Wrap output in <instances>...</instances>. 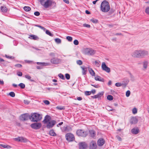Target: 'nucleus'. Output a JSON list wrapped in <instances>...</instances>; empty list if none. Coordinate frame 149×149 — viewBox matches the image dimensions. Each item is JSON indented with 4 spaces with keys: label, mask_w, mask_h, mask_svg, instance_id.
<instances>
[{
    "label": "nucleus",
    "mask_w": 149,
    "mask_h": 149,
    "mask_svg": "<svg viewBox=\"0 0 149 149\" xmlns=\"http://www.w3.org/2000/svg\"><path fill=\"white\" fill-rule=\"evenodd\" d=\"M147 51L144 50H138L135 51L132 53V56L137 58H143L144 56L148 55Z\"/></svg>",
    "instance_id": "nucleus-1"
},
{
    "label": "nucleus",
    "mask_w": 149,
    "mask_h": 149,
    "mask_svg": "<svg viewBox=\"0 0 149 149\" xmlns=\"http://www.w3.org/2000/svg\"><path fill=\"white\" fill-rule=\"evenodd\" d=\"M42 118V115L39 113H34L30 115V120L33 122H37Z\"/></svg>",
    "instance_id": "nucleus-2"
},
{
    "label": "nucleus",
    "mask_w": 149,
    "mask_h": 149,
    "mask_svg": "<svg viewBox=\"0 0 149 149\" xmlns=\"http://www.w3.org/2000/svg\"><path fill=\"white\" fill-rule=\"evenodd\" d=\"M110 6L108 2L106 0L103 1L100 6L101 10L103 12H108L110 9Z\"/></svg>",
    "instance_id": "nucleus-3"
},
{
    "label": "nucleus",
    "mask_w": 149,
    "mask_h": 149,
    "mask_svg": "<svg viewBox=\"0 0 149 149\" xmlns=\"http://www.w3.org/2000/svg\"><path fill=\"white\" fill-rule=\"evenodd\" d=\"M42 6L46 8L52 6H53V8H54L56 7V3L52 0H47Z\"/></svg>",
    "instance_id": "nucleus-4"
},
{
    "label": "nucleus",
    "mask_w": 149,
    "mask_h": 149,
    "mask_svg": "<svg viewBox=\"0 0 149 149\" xmlns=\"http://www.w3.org/2000/svg\"><path fill=\"white\" fill-rule=\"evenodd\" d=\"M76 134L78 136L83 137H85L87 135V132L82 130H77Z\"/></svg>",
    "instance_id": "nucleus-5"
},
{
    "label": "nucleus",
    "mask_w": 149,
    "mask_h": 149,
    "mask_svg": "<svg viewBox=\"0 0 149 149\" xmlns=\"http://www.w3.org/2000/svg\"><path fill=\"white\" fill-rule=\"evenodd\" d=\"M66 139L68 141L70 142L74 140V135L70 133H68L65 135Z\"/></svg>",
    "instance_id": "nucleus-6"
},
{
    "label": "nucleus",
    "mask_w": 149,
    "mask_h": 149,
    "mask_svg": "<svg viewBox=\"0 0 149 149\" xmlns=\"http://www.w3.org/2000/svg\"><path fill=\"white\" fill-rule=\"evenodd\" d=\"M31 127L34 129L37 130L39 129L42 126V124L40 123H32L30 125Z\"/></svg>",
    "instance_id": "nucleus-7"
},
{
    "label": "nucleus",
    "mask_w": 149,
    "mask_h": 149,
    "mask_svg": "<svg viewBox=\"0 0 149 149\" xmlns=\"http://www.w3.org/2000/svg\"><path fill=\"white\" fill-rule=\"evenodd\" d=\"M30 115L28 113H25L22 114L20 117V120L22 121L27 120L30 119Z\"/></svg>",
    "instance_id": "nucleus-8"
},
{
    "label": "nucleus",
    "mask_w": 149,
    "mask_h": 149,
    "mask_svg": "<svg viewBox=\"0 0 149 149\" xmlns=\"http://www.w3.org/2000/svg\"><path fill=\"white\" fill-rule=\"evenodd\" d=\"M56 123L55 120H52L47 123L46 127L48 129L52 128Z\"/></svg>",
    "instance_id": "nucleus-9"
},
{
    "label": "nucleus",
    "mask_w": 149,
    "mask_h": 149,
    "mask_svg": "<svg viewBox=\"0 0 149 149\" xmlns=\"http://www.w3.org/2000/svg\"><path fill=\"white\" fill-rule=\"evenodd\" d=\"M102 69L107 72L109 73L110 72V70L109 68L107 67L104 62H103L102 64Z\"/></svg>",
    "instance_id": "nucleus-10"
},
{
    "label": "nucleus",
    "mask_w": 149,
    "mask_h": 149,
    "mask_svg": "<svg viewBox=\"0 0 149 149\" xmlns=\"http://www.w3.org/2000/svg\"><path fill=\"white\" fill-rule=\"evenodd\" d=\"M60 60L57 58H53L50 60L51 63L53 64H57L60 62Z\"/></svg>",
    "instance_id": "nucleus-11"
},
{
    "label": "nucleus",
    "mask_w": 149,
    "mask_h": 149,
    "mask_svg": "<svg viewBox=\"0 0 149 149\" xmlns=\"http://www.w3.org/2000/svg\"><path fill=\"white\" fill-rule=\"evenodd\" d=\"M79 149H85L86 148L87 145L85 142H81L79 143Z\"/></svg>",
    "instance_id": "nucleus-12"
},
{
    "label": "nucleus",
    "mask_w": 149,
    "mask_h": 149,
    "mask_svg": "<svg viewBox=\"0 0 149 149\" xmlns=\"http://www.w3.org/2000/svg\"><path fill=\"white\" fill-rule=\"evenodd\" d=\"M86 54L88 55H93L95 53L94 50L90 48H87L86 50Z\"/></svg>",
    "instance_id": "nucleus-13"
},
{
    "label": "nucleus",
    "mask_w": 149,
    "mask_h": 149,
    "mask_svg": "<svg viewBox=\"0 0 149 149\" xmlns=\"http://www.w3.org/2000/svg\"><path fill=\"white\" fill-rule=\"evenodd\" d=\"M16 141H21L23 142H26L28 140L26 138L23 137H19L15 138Z\"/></svg>",
    "instance_id": "nucleus-14"
},
{
    "label": "nucleus",
    "mask_w": 149,
    "mask_h": 149,
    "mask_svg": "<svg viewBox=\"0 0 149 149\" xmlns=\"http://www.w3.org/2000/svg\"><path fill=\"white\" fill-rule=\"evenodd\" d=\"M97 147V145L95 141H92L90 143V149H96Z\"/></svg>",
    "instance_id": "nucleus-15"
},
{
    "label": "nucleus",
    "mask_w": 149,
    "mask_h": 149,
    "mask_svg": "<svg viewBox=\"0 0 149 149\" xmlns=\"http://www.w3.org/2000/svg\"><path fill=\"white\" fill-rule=\"evenodd\" d=\"M51 118L50 116L47 115L45 117L43 122L44 124H47V123L51 121Z\"/></svg>",
    "instance_id": "nucleus-16"
},
{
    "label": "nucleus",
    "mask_w": 149,
    "mask_h": 149,
    "mask_svg": "<svg viewBox=\"0 0 149 149\" xmlns=\"http://www.w3.org/2000/svg\"><path fill=\"white\" fill-rule=\"evenodd\" d=\"M148 63V61L145 60L143 62L142 65L143 66V70H146L147 69Z\"/></svg>",
    "instance_id": "nucleus-17"
},
{
    "label": "nucleus",
    "mask_w": 149,
    "mask_h": 149,
    "mask_svg": "<svg viewBox=\"0 0 149 149\" xmlns=\"http://www.w3.org/2000/svg\"><path fill=\"white\" fill-rule=\"evenodd\" d=\"M105 142V141L103 139L101 138L98 139L97 141V145L98 146H101L103 145Z\"/></svg>",
    "instance_id": "nucleus-18"
},
{
    "label": "nucleus",
    "mask_w": 149,
    "mask_h": 149,
    "mask_svg": "<svg viewBox=\"0 0 149 149\" xmlns=\"http://www.w3.org/2000/svg\"><path fill=\"white\" fill-rule=\"evenodd\" d=\"M132 133L134 134H136L139 132V130L138 127L134 128L131 130Z\"/></svg>",
    "instance_id": "nucleus-19"
},
{
    "label": "nucleus",
    "mask_w": 149,
    "mask_h": 149,
    "mask_svg": "<svg viewBox=\"0 0 149 149\" xmlns=\"http://www.w3.org/2000/svg\"><path fill=\"white\" fill-rule=\"evenodd\" d=\"M138 122V119L136 117H133L131 118V124H136Z\"/></svg>",
    "instance_id": "nucleus-20"
},
{
    "label": "nucleus",
    "mask_w": 149,
    "mask_h": 149,
    "mask_svg": "<svg viewBox=\"0 0 149 149\" xmlns=\"http://www.w3.org/2000/svg\"><path fill=\"white\" fill-rule=\"evenodd\" d=\"M81 68L82 70V73L84 75L86 74L87 70V68L85 67V66H81Z\"/></svg>",
    "instance_id": "nucleus-21"
},
{
    "label": "nucleus",
    "mask_w": 149,
    "mask_h": 149,
    "mask_svg": "<svg viewBox=\"0 0 149 149\" xmlns=\"http://www.w3.org/2000/svg\"><path fill=\"white\" fill-rule=\"evenodd\" d=\"M29 38L34 40H38L39 38L37 36L34 35H30L29 37Z\"/></svg>",
    "instance_id": "nucleus-22"
},
{
    "label": "nucleus",
    "mask_w": 149,
    "mask_h": 149,
    "mask_svg": "<svg viewBox=\"0 0 149 149\" xmlns=\"http://www.w3.org/2000/svg\"><path fill=\"white\" fill-rule=\"evenodd\" d=\"M90 136L91 137L94 138L95 135V132L93 130H90L89 131Z\"/></svg>",
    "instance_id": "nucleus-23"
},
{
    "label": "nucleus",
    "mask_w": 149,
    "mask_h": 149,
    "mask_svg": "<svg viewBox=\"0 0 149 149\" xmlns=\"http://www.w3.org/2000/svg\"><path fill=\"white\" fill-rule=\"evenodd\" d=\"M2 147L7 149L11 148V146L9 145L0 144V148H2Z\"/></svg>",
    "instance_id": "nucleus-24"
},
{
    "label": "nucleus",
    "mask_w": 149,
    "mask_h": 149,
    "mask_svg": "<svg viewBox=\"0 0 149 149\" xmlns=\"http://www.w3.org/2000/svg\"><path fill=\"white\" fill-rule=\"evenodd\" d=\"M1 11L4 13H6L8 10V9L5 6H1Z\"/></svg>",
    "instance_id": "nucleus-25"
},
{
    "label": "nucleus",
    "mask_w": 149,
    "mask_h": 149,
    "mask_svg": "<svg viewBox=\"0 0 149 149\" xmlns=\"http://www.w3.org/2000/svg\"><path fill=\"white\" fill-rule=\"evenodd\" d=\"M95 79L96 81H104L103 79L100 76H97L95 77Z\"/></svg>",
    "instance_id": "nucleus-26"
},
{
    "label": "nucleus",
    "mask_w": 149,
    "mask_h": 149,
    "mask_svg": "<svg viewBox=\"0 0 149 149\" xmlns=\"http://www.w3.org/2000/svg\"><path fill=\"white\" fill-rule=\"evenodd\" d=\"M88 70L90 74L93 76H95V73L91 68H89Z\"/></svg>",
    "instance_id": "nucleus-27"
},
{
    "label": "nucleus",
    "mask_w": 149,
    "mask_h": 149,
    "mask_svg": "<svg viewBox=\"0 0 149 149\" xmlns=\"http://www.w3.org/2000/svg\"><path fill=\"white\" fill-rule=\"evenodd\" d=\"M37 64L40 65L47 66L49 65V63H48L37 62Z\"/></svg>",
    "instance_id": "nucleus-28"
},
{
    "label": "nucleus",
    "mask_w": 149,
    "mask_h": 149,
    "mask_svg": "<svg viewBox=\"0 0 149 149\" xmlns=\"http://www.w3.org/2000/svg\"><path fill=\"white\" fill-rule=\"evenodd\" d=\"M49 134L50 135L52 136H56V134L55 133L53 130H51L50 131Z\"/></svg>",
    "instance_id": "nucleus-29"
},
{
    "label": "nucleus",
    "mask_w": 149,
    "mask_h": 149,
    "mask_svg": "<svg viewBox=\"0 0 149 149\" xmlns=\"http://www.w3.org/2000/svg\"><path fill=\"white\" fill-rule=\"evenodd\" d=\"M71 130L70 127L69 126H66L64 127V130L66 132H68Z\"/></svg>",
    "instance_id": "nucleus-30"
},
{
    "label": "nucleus",
    "mask_w": 149,
    "mask_h": 149,
    "mask_svg": "<svg viewBox=\"0 0 149 149\" xmlns=\"http://www.w3.org/2000/svg\"><path fill=\"white\" fill-rule=\"evenodd\" d=\"M132 111L133 114H135L137 113V109L136 107H134L132 109Z\"/></svg>",
    "instance_id": "nucleus-31"
},
{
    "label": "nucleus",
    "mask_w": 149,
    "mask_h": 149,
    "mask_svg": "<svg viewBox=\"0 0 149 149\" xmlns=\"http://www.w3.org/2000/svg\"><path fill=\"white\" fill-rule=\"evenodd\" d=\"M104 94V92H101L99 93L97 95H96L97 98H100Z\"/></svg>",
    "instance_id": "nucleus-32"
},
{
    "label": "nucleus",
    "mask_w": 149,
    "mask_h": 149,
    "mask_svg": "<svg viewBox=\"0 0 149 149\" xmlns=\"http://www.w3.org/2000/svg\"><path fill=\"white\" fill-rule=\"evenodd\" d=\"M24 9L26 11H29L31 10V8L29 6H25L24 7Z\"/></svg>",
    "instance_id": "nucleus-33"
},
{
    "label": "nucleus",
    "mask_w": 149,
    "mask_h": 149,
    "mask_svg": "<svg viewBox=\"0 0 149 149\" xmlns=\"http://www.w3.org/2000/svg\"><path fill=\"white\" fill-rule=\"evenodd\" d=\"M25 77L26 78L29 79L30 80V81H32V82L34 81V80H33L31 79V77H30V76L29 75H25Z\"/></svg>",
    "instance_id": "nucleus-34"
},
{
    "label": "nucleus",
    "mask_w": 149,
    "mask_h": 149,
    "mask_svg": "<svg viewBox=\"0 0 149 149\" xmlns=\"http://www.w3.org/2000/svg\"><path fill=\"white\" fill-rule=\"evenodd\" d=\"M18 86L20 87L21 89H23L25 88V85L23 83H21L18 84Z\"/></svg>",
    "instance_id": "nucleus-35"
},
{
    "label": "nucleus",
    "mask_w": 149,
    "mask_h": 149,
    "mask_svg": "<svg viewBox=\"0 0 149 149\" xmlns=\"http://www.w3.org/2000/svg\"><path fill=\"white\" fill-rule=\"evenodd\" d=\"M46 33L51 36H53V34L51 33L48 30H46L45 31Z\"/></svg>",
    "instance_id": "nucleus-36"
},
{
    "label": "nucleus",
    "mask_w": 149,
    "mask_h": 149,
    "mask_svg": "<svg viewBox=\"0 0 149 149\" xmlns=\"http://www.w3.org/2000/svg\"><path fill=\"white\" fill-rule=\"evenodd\" d=\"M55 42L58 44H60L61 43V40L58 38H57L55 39Z\"/></svg>",
    "instance_id": "nucleus-37"
},
{
    "label": "nucleus",
    "mask_w": 149,
    "mask_h": 149,
    "mask_svg": "<svg viewBox=\"0 0 149 149\" xmlns=\"http://www.w3.org/2000/svg\"><path fill=\"white\" fill-rule=\"evenodd\" d=\"M107 99L109 100H113V97L111 95H108L107 97Z\"/></svg>",
    "instance_id": "nucleus-38"
},
{
    "label": "nucleus",
    "mask_w": 149,
    "mask_h": 149,
    "mask_svg": "<svg viewBox=\"0 0 149 149\" xmlns=\"http://www.w3.org/2000/svg\"><path fill=\"white\" fill-rule=\"evenodd\" d=\"M58 76L60 78L63 80H64L65 79L64 75L61 73H60L59 74Z\"/></svg>",
    "instance_id": "nucleus-39"
},
{
    "label": "nucleus",
    "mask_w": 149,
    "mask_h": 149,
    "mask_svg": "<svg viewBox=\"0 0 149 149\" xmlns=\"http://www.w3.org/2000/svg\"><path fill=\"white\" fill-rule=\"evenodd\" d=\"M66 39L69 42H71L72 40V37L70 36H67L66 37Z\"/></svg>",
    "instance_id": "nucleus-40"
},
{
    "label": "nucleus",
    "mask_w": 149,
    "mask_h": 149,
    "mask_svg": "<svg viewBox=\"0 0 149 149\" xmlns=\"http://www.w3.org/2000/svg\"><path fill=\"white\" fill-rule=\"evenodd\" d=\"M91 21L94 23H96L98 22V20L93 19H91Z\"/></svg>",
    "instance_id": "nucleus-41"
},
{
    "label": "nucleus",
    "mask_w": 149,
    "mask_h": 149,
    "mask_svg": "<svg viewBox=\"0 0 149 149\" xmlns=\"http://www.w3.org/2000/svg\"><path fill=\"white\" fill-rule=\"evenodd\" d=\"M84 93L86 95H89L91 94V92L90 91H86Z\"/></svg>",
    "instance_id": "nucleus-42"
},
{
    "label": "nucleus",
    "mask_w": 149,
    "mask_h": 149,
    "mask_svg": "<svg viewBox=\"0 0 149 149\" xmlns=\"http://www.w3.org/2000/svg\"><path fill=\"white\" fill-rule=\"evenodd\" d=\"M5 56L7 58L10 59H12L15 58V57L13 56H8L6 54L5 55Z\"/></svg>",
    "instance_id": "nucleus-43"
},
{
    "label": "nucleus",
    "mask_w": 149,
    "mask_h": 149,
    "mask_svg": "<svg viewBox=\"0 0 149 149\" xmlns=\"http://www.w3.org/2000/svg\"><path fill=\"white\" fill-rule=\"evenodd\" d=\"M9 95L12 97H14L15 96V93L13 92H11L9 93Z\"/></svg>",
    "instance_id": "nucleus-44"
},
{
    "label": "nucleus",
    "mask_w": 149,
    "mask_h": 149,
    "mask_svg": "<svg viewBox=\"0 0 149 149\" xmlns=\"http://www.w3.org/2000/svg\"><path fill=\"white\" fill-rule=\"evenodd\" d=\"M77 63L78 65H81L82 64V62L81 60H78L77 61Z\"/></svg>",
    "instance_id": "nucleus-45"
},
{
    "label": "nucleus",
    "mask_w": 149,
    "mask_h": 149,
    "mask_svg": "<svg viewBox=\"0 0 149 149\" xmlns=\"http://www.w3.org/2000/svg\"><path fill=\"white\" fill-rule=\"evenodd\" d=\"M65 77L66 79L68 80L70 78V75L69 74L67 73L65 74Z\"/></svg>",
    "instance_id": "nucleus-46"
},
{
    "label": "nucleus",
    "mask_w": 149,
    "mask_h": 149,
    "mask_svg": "<svg viewBox=\"0 0 149 149\" xmlns=\"http://www.w3.org/2000/svg\"><path fill=\"white\" fill-rule=\"evenodd\" d=\"M44 103L46 105H49L50 104L49 101L47 100H44L43 101Z\"/></svg>",
    "instance_id": "nucleus-47"
},
{
    "label": "nucleus",
    "mask_w": 149,
    "mask_h": 149,
    "mask_svg": "<svg viewBox=\"0 0 149 149\" xmlns=\"http://www.w3.org/2000/svg\"><path fill=\"white\" fill-rule=\"evenodd\" d=\"M146 13L148 15H149V7L146 8L145 11Z\"/></svg>",
    "instance_id": "nucleus-48"
},
{
    "label": "nucleus",
    "mask_w": 149,
    "mask_h": 149,
    "mask_svg": "<svg viewBox=\"0 0 149 149\" xmlns=\"http://www.w3.org/2000/svg\"><path fill=\"white\" fill-rule=\"evenodd\" d=\"M130 94V91L128 90L126 92V96L127 97H128L129 96Z\"/></svg>",
    "instance_id": "nucleus-49"
},
{
    "label": "nucleus",
    "mask_w": 149,
    "mask_h": 149,
    "mask_svg": "<svg viewBox=\"0 0 149 149\" xmlns=\"http://www.w3.org/2000/svg\"><path fill=\"white\" fill-rule=\"evenodd\" d=\"M74 44L75 45H77L79 44V42L77 40H75L74 41Z\"/></svg>",
    "instance_id": "nucleus-50"
},
{
    "label": "nucleus",
    "mask_w": 149,
    "mask_h": 149,
    "mask_svg": "<svg viewBox=\"0 0 149 149\" xmlns=\"http://www.w3.org/2000/svg\"><path fill=\"white\" fill-rule=\"evenodd\" d=\"M34 14L36 16H38L40 15V13L39 12L36 11L34 12Z\"/></svg>",
    "instance_id": "nucleus-51"
},
{
    "label": "nucleus",
    "mask_w": 149,
    "mask_h": 149,
    "mask_svg": "<svg viewBox=\"0 0 149 149\" xmlns=\"http://www.w3.org/2000/svg\"><path fill=\"white\" fill-rule=\"evenodd\" d=\"M83 26L87 28H90V25L86 24H83Z\"/></svg>",
    "instance_id": "nucleus-52"
},
{
    "label": "nucleus",
    "mask_w": 149,
    "mask_h": 149,
    "mask_svg": "<svg viewBox=\"0 0 149 149\" xmlns=\"http://www.w3.org/2000/svg\"><path fill=\"white\" fill-rule=\"evenodd\" d=\"M17 74L19 76H21L22 75V73L21 72H17Z\"/></svg>",
    "instance_id": "nucleus-53"
},
{
    "label": "nucleus",
    "mask_w": 149,
    "mask_h": 149,
    "mask_svg": "<svg viewBox=\"0 0 149 149\" xmlns=\"http://www.w3.org/2000/svg\"><path fill=\"white\" fill-rule=\"evenodd\" d=\"M24 102L25 104H28L30 103V102L28 100H24Z\"/></svg>",
    "instance_id": "nucleus-54"
},
{
    "label": "nucleus",
    "mask_w": 149,
    "mask_h": 149,
    "mask_svg": "<svg viewBox=\"0 0 149 149\" xmlns=\"http://www.w3.org/2000/svg\"><path fill=\"white\" fill-rule=\"evenodd\" d=\"M115 86L117 87H119L122 86V84L119 83H116L115 84Z\"/></svg>",
    "instance_id": "nucleus-55"
},
{
    "label": "nucleus",
    "mask_w": 149,
    "mask_h": 149,
    "mask_svg": "<svg viewBox=\"0 0 149 149\" xmlns=\"http://www.w3.org/2000/svg\"><path fill=\"white\" fill-rule=\"evenodd\" d=\"M15 66L20 68L22 67V65L20 64H17L15 65Z\"/></svg>",
    "instance_id": "nucleus-56"
},
{
    "label": "nucleus",
    "mask_w": 149,
    "mask_h": 149,
    "mask_svg": "<svg viewBox=\"0 0 149 149\" xmlns=\"http://www.w3.org/2000/svg\"><path fill=\"white\" fill-rule=\"evenodd\" d=\"M45 0H39V1L40 2L41 5L42 6L44 3H45L44 1Z\"/></svg>",
    "instance_id": "nucleus-57"
},
{
    "label": "nucleus",
    "mask_w": 149,
    "mask_h": 149,
    "mask_svg": "<svg viewBox=\"0 0 149 149\" xmlns=\"http://www.w3.org/2000/svg\"><path fill=\"white\" fill-rule=\"evenodd\" d=\"M91 85L93 86L94 87H95V88H99L100 87V86L98 85L91 84Z\"/></svg>",
    "instance_id": "nucleus-58"
},
{
    "label": "nucleus",
    "mask_w": 149,
    "mask_h": 149,
    "mask_svg": "<svg viewBox=\"0 0 149 149\" xmlns=\"http://www.w3.org/2000/svg\"><path fill=\"white\" fill-rule=\"evenodd\" d=\"M56 108L60 110H61L63 109H64V108L63 107H61L59 106H58L56 107Z\"/></svg>",
    "instance_id": "nucleus-59"
},
{
    "label": "nucleus",
    "mask_w": 149,
    "mask_h": 149,
    "mask_svg": "<svg viewBox=\"0 0 149 149\" xmlns=\"http://www.w3.org/2000/svg\"><path fill=\"white\" fill-rule=\"evenodd\" d=\"M25 61L26 63H30L31 62H32V61H29V60H25Z\"/></svg>",
    "instance_id": "nucleus-60"
},
{
    "label": "nucleus",
    "mask_w": 149,
    "mask_h": 149,
    "mask_svg": "<svg viewBox=\"0 0 149 149\" xmlns=\"http://www.w3.org/2000/svg\"><path fill=\"white\" fill-rule=\"evenodd\" d=\"M117 139L119 141H121V138L119 136H117Z\"/></svg>",
    "instance_id": "nucleus-61"
},
{
    "label": "nucleus",
    "mask_w": 149,
    "mask_h": 149,
    "mask_svg": "<svg viewBox=\"0 0 149 149\" xmlns=\"http://www.w3.org/2000/svg\"><path fill=\"white\" fill-rule=\"evenodd\" d=\"M91 92V93H92L93 94H94L95 93L96 91L95 89H93L92 90Z\"/></svg>",
    "instance_id": "nucleus-62"
},
{
    "label": "nucleus",
    "mask_w": 149,
    "mask_h": 149,
    "mask_svg": "<svg viewBox=\"0 0 149 149\" xmlns=\"http://www.w3.org/2000/svg\"><path fill=\"white\" fill-rule=\"evenodd\" d=\"M77 99L78 100H82V98L81 97H77Z\"/></svg>",
    "instance_id": "nucleus-63"
},
{
    "label": "nucleus",
    "mask_w": 149,
    "mask_h": 149,
    "mask_svg": "<svg viewBox=\"0 0 149 149\" xmlns=\"http://www.w3.org/2000/svg\"><path fill=\"white\" fill-rule=\"evenodd\" d=\"M63 1L67 3H69L68 0H63Z\"/></svg>",
    "instance_id": "nucleus-64"
}]
</instances>
